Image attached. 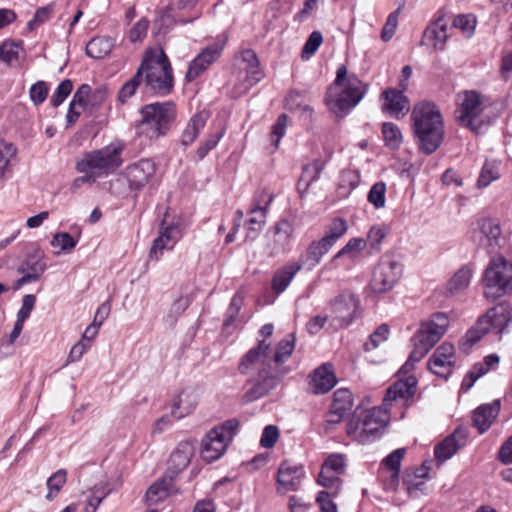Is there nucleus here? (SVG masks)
<instances>
[{
  "instance_id": "f257e3e1",
  "label": "nucleus",
  "mask_w": 512,
  "mask_h": 512,
  "mask_svg": "<svg viewBox=\"0 0 512 512\" xmlns=\"http://www.w3.org/2000/svg\"><path fill=\"white\" fill-rule=\"evenodd\" d=\"M273 348L265 340L251 348L241 359L238 370L249 376L253 385L245 393L246 402L265 396L275 386V363L272 359Z\"/></svg>"
},
{
  "instance_id": "f03ea898",
  "label": "nucleus",
  "mask_w": 512,
  "mask_h": 512,
  "mask_svg": "<svg viewBox=\"0 0 512 512\" xmlns=\"http://www.w3.org/2000/svg\"><path fill=\"white\" fill-rule=\"evenodd\" d=\"M367 91L368 84L357 75L348 74L346 66L342 65L327 89L325 103L335 117L342 119L361 102Z\"/></svg>"
},
{
  "instance_id": "7ed1b4c3",
  "label": "nucleus",
  "mask_w": 512,
  "mask_h": 512,
  "mask_svg": "<svg viewBox=\"0 0 512 512\" xmlns=\"http://www.w3.org/2000/svg\"><path fill=\"white\" fill-rule=\"evenodd\" d=\"M411 122L418 148L427 155L435 152L444 138V122L438 106L425 100L416 103Z\"/></svg>"
},
{
  "instance_id": "20e7f679",
  "label": "nucleus",
  "mask_w": 512,
  "mask_h": 512,
  "mask_svg": "<svg viewBox=\"0 0 512 512\" xmlns=\"http://www.w3.org/2000/svg\"><path fill=\"white\" fill-rule=\"evenodd\" d=\"M449 324V317L444 312L433 313L428 319L422 321L412 338L413 350L399 373L407 375L412 371L415 364L445 335Z\"/></svg>"
},
{
  "instance_id": "39448f33",
  "label": "nucleus",
  "mask_w": 512,
  "mask_h": 512,
  "mask_svg": "<svg viewBox=\"0 0 512 512\" xmlns=\"http://www.w3.org/2000/svg\"><path fill=\"white\" fill-rule=\"evenodd\" d=\"M137 72L141 79L144 78L147 88L153 93L163 96L172 91L173 71L161 47H151L145 51Z\"/></svg>"
},
{
  "instance_id": "423d86ee",
  "label": "nucleus",
  "mask_w": 512,
  "mask_h": 512,
  "mask_svg": "<svg viewBox=\"0 0 512 512\" xmlns=\"http://www.w3.org/2000/svg\"><path fill=\"white\" fill-rule=\"evenodd\" d=\"M510 325H512V307L508 303H500L478 318L462 337L460 346L463 350H469L488 332L493 330L501 334Z\"/></svg>"
},
{
  "instance_id": "0eeeda50",
  "label": "nucleus",
  "mask_w": 512,
  "mask_h": 512,
  "mask_svg": "<svg viewBox=\"0 0 512 512\" xmlns=\"http://www.w3.org/2000/svg\"><path fill=\"white\" fill-rule=\"evenodd\" d=\"M141 114L138 132L149 139H158L169 131L177 113L174 103L166 101L145 105Z\"/></svg>"
},
{
  "instance_id": "6e6552de",
  "label": "nucleus",
  "mask_w": 512,
  "mask_h": 512,
  "mask_svg": "<svg viewBox=\"0 0 512 512\" xmlns=\"http://www.w3.org/2000/svg\"><path fill=\"white\" fill-rule=\"evenodd\" d=\"M123 146L110 144L104 148L88 152L77 162L80 173H91L95 178L113 173L122 165Z\"/></svg>"
},
{
  "instance_id": "1a4fd4ad",
  "label": "nucleus",
  "mask_w": 512,
  "mask_h": 512,
  "mask_svg": "<svg viewBox=\"0 0 512 512\" xmlns=\"http://www.w3.org/2000/svg\"><path fill=\"white\" fill-rule=\"evenodd\" d=\"M484 98L475 91L463 93L456 111L457 121L475 134L484 133L490 125V118L485 114Z\"/></svg>"
},
{
  "instance_id": "9d476101",
  "label": "nucleus",
  "mask_w": 512,
  "mask_h": 512,
  "mask_svg": "<svg viewBox=\"0 0 512 512\" xmlns=\"http://www.w3.org/2000/svg\"><path fill=\"white\" fill-rule=\"evenodd\" d=\"M483 283L487 299L495 300L507 294L512 288V259L503 255L493 257L485 270Z\"/></svg>"
},
{
  "instance_id": "9b49d317",
  "label": "nucleus",
  "mask_w": 512,
  "mask_h": 512,
  "mask_svg": "<svg viewBox=\"0 0 512 512\" xmlns=\"http://www.w3.org/2000/svg\"><path fill=\"white\" fill-rule=\"evenodd\" d=\"M403 274V264L394 255L386 253L382 255L374 268L370 280V288L373 293H386L393 289Z\"/></svg>"
},
{
  "instance_id": "f8f14e48",
  "label": "nucleus",
  "mask_w": 512,
  "mask_h": 512,
  "mask_svg": "<svg viewBox=\"0 0 512 512\" xmlns=\"http://www.w3.org/2000/svg\"><path fill=\"white\" fill-rule=\"evenodd\" d=\"M238 426L239 423L236 419H230L209 431L202 440L201 457L203 460L213 462L219 459L232 440Z\"/></svg>"
},
{
  "instance_id": "ddd939ff",
  "label": "nucleus",
  "mask_w": 512,
  "mask_h": 512,
  "mask_svg": "<svg viewBox=\"0 0 512 512\" xmlns=\"http://www.w3.org/2000/svg\"><path fill=\"white\" fill-rule=\"evenodd\" d=\"M359 301L351 293H342L328 307L329 325L334 330L348 327L354 320Z\"/></svg>"
},
{
  "instance_id": "4468645a",
  "label": "nucleus",
  "mask_w": 512,
  "mask_h": 512,
  "mask_svg": "<svg viewBox=\"0 0 512 512\" xmlns=\"http://www.w3.org/2000/svg\"><path fill=\"white\" fill-rule=\"evenodd\" d=\"M416 388L415 376L408 375L405 379H399L387 389L382 405L388 411L394 407L399 409L407 407L415 395Z\"/></svg>"
},
{
  "instance_id": "2eb2a0df",
  "label": "nucleus",
  "mask_w": 512,
  "mask_h": 512,
  "mask_svg": "<svg viewBox=\"0 0 512 512\" xmlns=\"http://www.w3.org/2000/svg\"><path fill=\"white\" fill-rule=\"evenodd\" d=\"M456 363V352L452 344L442 343L431 355L428 369L435 375L447 378L453 371Z\"/></svg>"
},
{
  "instance_id": "dca6fc26",
  "label": "nucleus",
  "mask_w": 512,
  "mask_h": 512,
  "mask_svg": "<svg viewBox=\"0 0 512 512\" xmlns=\"http://www.w3.org/2000/svg\"><path fill=\"white\" fill-rule=\"evenodd\" d=\"M156 171L155 163L150 159H141L126 167L125 175L131 191L140 192L151 180Z\"/></svg>"
},
{
  "instance_id": "f3484780",
  "label": "nucleus",
  "mask_w": 512,
  "mask_h": 512,
  "mask_svg": "<svg viewBox=\"0 0 512 512\" xmlns=\"http://www.w3.org/2000/svg\"><path fill=\"white\" fill-rule=\"evenodd\" d=\"M404 91L393 88L384 90L381 94V97L384 99L382 111L388 113L393 118H403L410 110V101L404 95Z\"/></svg>"
},
{
  "instance_id": "a211bd4d",
  "label": "nucleus",
  "mask_w": 512,
  "mask_h": 512,
  "mask_svg": "<svg viewBox=\"0 0 512 512\" xmlns=\"http://www.w3.org/2000/svg\"><path fill=\"white\" fill-rule=\"evenodd\" d=\"M305 475L302 466L293 465L289 462H283L278 468L277 485L279 493L295 491L299 488Z\"/></svg>"
},
{
  "instance_id": "6ab92c4d",
  "label": "nucleus",
  "mask_w": 512,
  "mask_h": 512,
  "mask_svg": "<svg viewBox=\"0 0 512 512\" xmlns=\"http://www.w3.org/2000/svg\"><path fill=\"white\" fill-rule=\"evenodd\" d=\"M357 415L363 422L370 441L378 437L380 430L389 421V411L383 405L364 410Z\"/></svg>"
},
{
  "instance_id": "aec40b11",
  "label": "nucleus",
  "mask_w": 512,
  "mask_h": 512,
  "mask_svg": "<svg viewBox=\"0 0 512 512\" xmlns=\"http://www.w3.org/2000/svg\"><path fill=\"white\" fill-rule=\"evenodd\" d=\"M199 392L195 388H185L174 398L171 408V415L177 419H182L196 409L199 402Z\"/></svg>"
},
{
  "instance_id": "412c9836",
  "label": "nucleus",
  "mask_w": 512,
  "mask_h": 512,
  "mask_svg": "<svg viewBox=\"0 0 512 512\" xmlns=\"http://www.w3.org/2000/svg\"><path fill=\"white\" fill-rule=\"evenodd\" d=\"M180 238L176 225L161 226L159 236L153 241L149 252L151 260H159L164 250H171Z\"/></svg>"
},
{
  "instance_id": "4be33fe9",
  "label": "nucleus",
  "mask_w": 512,
  "mask_h": 512,
  "mask_svg": "<svg viewBox=\"0 0 512 512\" xmlns=\"http://www.w3.org/2000/svg\"><path fill=\"white\" fill-rule=\"evenodd\" d=\"M479 229L475 238L483 247L495 248L500 245L502 231L497 220L484 218L478 222Z\"/></svg>"
},
{
  "instance_id": "5701e85b",
  "label": "nucleus",
  "mask_w": 512,
  "mask_h": 512,
  "mask_svg": "<svg viewBox=\"0 0 512 512\" xmlns=\"http://www.w3.org/2000/svg\"><path fill=\"white\" fill-rule=\"evenodd\" d=\"M337 383L333 367L325 363L317 368L310 376V390L314 394H325Z\"/></svg>"
},
{
  "instance_id": "b1692460",
  "label": "nucleus",
  "mask_w": 512,
  "mask_h": 512,
  "mask_svg": "<svg viewBox=\"0 0 512 512\" xmlns=\"http://www.w3.org/2000/svg\"><path fill=\"white\" fill-rule=\"evenodd\" d=\"M194 452L195 446L193 442H180L170 455L168 460V472L178 474L183 471L189 465Z\"/></svg>"
},
{
  "instance_id": "393cba45",
  "label": "nucleus",
  "mask_w": 512,
  "mask_h": 512,
  "mask_svg": "<svg viewBox=\"0 0 512 512\" xmlns=\"http://www.w3.org/2000/svg\"><path fill=\"white\" fill-rule=\"evenodd\" d=\"M331 247L322 239L312 241L305 251L300 255L298 265H302L309 271L313 270L328 253Z\"/></svg>"
},
{
  "instance_id": "a878e982",
  "label": "nucleus",
  "mask_w": 512,
  "mask_h": 512,
  "mask_svg": "<svg viewBox=\"0 0 512 512\" xmlns=\"http://www.w3.org/2000/svg\"><path fill=\"white\" fill-rule=\"evenodd\" d=\"M209 119L207 111H200L194 114L183 129L179 142L183 147H188L195 142Z\"/></svg>"
},
{
  "instance_id": "bb28decb",
  "label": "nucleus",
  "mask_w": 512,
  "mask_h": 512,
  "mask_svg": "<svg viewBox=\"0 0 512 512\" xmlns=\"http://www.w3.org/2000/svg\"><path fill=\"white\" fill-rule=\"evenodd\" d=\"M301 269L302 265H298L296 261H290L278 268L271 281L272 290L277 294L283 293Z\"/></svg>"
},
{
  "instance_id": "cd10ccee",
  "label": "nucleus",
  "mask_w": 512,
  "mask_h": 512,
  "mask_svg": "<svg viewBox=\"0 0 512 512\" xmlns=\"http://www.w3.org/2000/svg\"><path fill=\"white\" fill-rule=\"evenodd\" d=\"M271 233V245L273 246L272 250L276 253L284 251L291 243L294 233V226L290 221L282 219L274 225Z\"/></svg>"
},
{
  "instance_id": "c85d7f7f",
  "label": "nucleus",
  "mask_w": 512,
  "mask_h": 512,
  "mask_svg": "<svg viewBox=\"0 0 512 512\" xmlns=\"http://www.w3.org/2000/svg\"><path fill=\"white\" fill-rule=\"evenodd\" d=\"M447 38V21L444 17H439L425 29L423 43L431 45L434 49L441 50Z\"/></svg>"
},
{
  "instance_id": "c756f323",
  "label": "nucleus",
  "mask_w": 512,
  "mask_h": 512,
  "mask_svg": "<svg viewBox=\"0 0 512 512\" xmlns=\"http://www.w3.org/2000/svg\"><path fill=\"white\" fill-rule=\"evenodd\" d=\"M499 410V401H494L491 404L481 405L474 411L473 423L480 433H484L489 429L494 419L497 417Z\"/></svg>"
},
{
  "instance_id": "7c9ffc66",
  "label": "nucleus",
  "mask_w": 512,
  "mask_h": 512,
  "mask_svg": "<svg viewBox=\"0 0 512 512\" xmlns=\"http://www.w3.org/2000/svg\"><path fill=\"white\" fill-rule=\"evenodd\" d=\"M241 59L245 63V82L247 84L245 90H248L262 79L263 73L259 68L257 55L253 50H244L241 53Z\"/></svg>"
},
{
  "instance_id": "2f4dec72",
  "label": "nucleus",
  "mask_w": 512,
  "mask_h": 512,
  "mask_svg": "<svg viewBox=\"0 0 512 512\" xmlns=\"http://www.w3.org/2000/svg\"><path fill=\"white\" fill-rule=\"evenodd\" d=\"M47 266L41 252H35L26 256L19 266V272L29 276L34 282L45 272Z\"/></svg>"
},
{
  "instance_id": "473e14b6",
  "label": "nucleus",
  "mask_w": 512,
  "mask_h": 512,
  "mask_svg": "<svg viewBox=\"0 0 512 512\" xmlns=\"http://www.w3.org/2000/svg\"><path fill=\"white\" fill-rule=\"evenodd\" d=\"M464 445V437L454 433L435 446V458L444 462L450 459Z\"/></svg>"
},
{
  "instance_id": "72a5a7b5",
  "label": "nucleus",
  "mask_w": 512,
  "mask_h": 512,
  "mask_svg": "<svg viewBox=\"0 0 512 512\" xmlns=\"http://www.w3.org/2000/svg\"><path fill=\"white\" fill-rule=\"evenodd\" d=\"M473 268L464 265L457 270L446 284V292L450 295L458 294L468 288L473 275Z\"/></svg>"
},
{
  "instance_id": "f704fd0d",
  "label": "nucleus",
  "mask_w": 512,
  "mask_h": 512,
  "mask_svg": "<svg viewBox=\"0 0 512 512\" xmlns=\"http://www.w3.org/2000/svg\"><path fill=\"white\" fill-rule=\"evenodd\" d=\"M114 41L110 37H94L86 45V54L94 59H103L112 50Z\"/></svg>"
},
{
  "instance_id": "c9c22d12",
  "label": "nucleus",
  "mask_w": 512,
  "mask_h": 512,
  "mask_svg": "<svg viewBox=\"0 0 512 512\" xmlns=\"http://www.w3.org/2000/svg\"><path fill=\"white\" fill-rule=\"evenodd\" d=\"M348 231V223L343 218H334L326 229L325 235L321 238L331 248Z\"/></svg>"
},
{
  "instance_id": "e433bc0d",
  "label": "nucleus",
  "mask_w": 512,
  "mask_h": 512,
  "mask_svg": "<svg viewBox=\"0 0 512 512\" xmlns=\"http://www.w3.org/2000/svg\"><path fill=\"white\" fill-rule=\"evenodd\" d=\"M382 135L385 146L391 150H398L403 143V135L395 123L385 122L382 124Z\"/></svg>"
},
{
  "instance_id": "4c0bfd02",
  "label": "nucleus",
  "mask_w": 512,
  "mask_h": 512,
  "mask_svg": "<svg viewBox=\"0 0 512 512\" xmlns=\"http://www.w3.org/2000/svg\"><path fill=\"white\" fill-rule=\"evenodd\" d=\"M171 480L162 479L152 484L146 492V501L149 505L157 504L170 494Z\"/></svg>"
},
{
  "instance_id": "58836bf2",
  "label": "nucleus",
  "mask_w": 512,
  "mask_h": 512,
  "mask_svg": "<svg viewBox=\"0 0 512 512\" xmlns=\"http://www.w3.org/2000/svg\"><path fill=\"white\" fill-rule=\"evenodd\" d=\"M346 433L350 438L358 443L365 444L371 442L369 435L366 432V428L357 414L348 421L346 425Z\"/></svg>"
},
{
  "instance_id": "ea45409f",
  "label": "nucleus",
  "mask_w": 512,
  "mask_h": 512,
  "mask_svg": "<svg viewBox=\"0 0 512 512\" xmlns=\"http://www.w3.org/2000/svg\"><path fill=\"white\" fill-rule=\"evenodd\" d=\"M22 50L20 43L13 40H5L0 44V62L12 66L19 59V53Z\"/></svg>"
},
{
  "instance_id": "a19ab883",
  "label": "nucleus",
  "mask_w": 512,
  "mask_h": 512,
  "mask_svg": "<svg viewBox=\"0 0 512 512\" xmlns=\"http://www.w3.org/2000/svg\"><path fill=\"white\" fill-rule=\"evenodd\" d=\"M426 474V470L421 468L417 470L414 476L409 474L405 476L403 485L411 497H418L419 492H423L425 486L423 478L426 476Z\"/></svg>"
},
{
  "instance_id": "79ce46f5",
  "label": "nucleus",
  "mask_w": 512,
  "mask_h": 512,
  "mask_svg": "<svg viewBox=\"0 0 512 512\" xmlns=\"http://www.w3.org/2000/svg\"><path fill=\"white\" fill-rule=\"evenodd\" d=\"M365 246L366 241L363 238L350 239L347 244L333 256L330 264H334L339 258L343 256H348L351 259L356 258Z\"/></svg>"
},
{
  "instance_id": "37998d69",
  "label": "nucleus",
  "mask_w": 512,
  "mask_h": 512,
  "mask_svg": "<svg viewBox=\"0 0 512 512\" xmlns=\"http://www.w3.org/2000/svg\"><path fill=\"white\" fill-rule=\"evenodd\" d=\"M331 407L336 411L346 414L353 407L352 393L345 388L337 389L333 394Z\"/></svg>"
},
{
  "instance_id": "c03bdc74",
  "label": "nucleus",
  "mask_w": 512,
  "mask_h": 512,
  "mask_svg": "<svg viewBox=\"0 0 512 512\" xmlns=\"http://www.w3.org/2000/svg\"><path fill=\"white\" fill-rule=\"evenodd\" d=\"M67 472L64 469H60L53 473L46 482L48 493L46 494V499L52 501L62 489V487L66 483Z\"/></svg>"
},
{
  "instance_id": "a18cd8bd",
  "label": "nucleus",
  "mask_w": 512,
  "mask_h": 512,
  "mask_svg": "<svg viewBox=\"0 0 512 512\" xmlns=\"http://www.w3.org/2000/svg\"><path fill=\"white\" fill-rule=\"evenodd\" d=\"M16 156V148L8 142H0V182L10 170V163Z\"/></svg>"
},
{
  "instance_id": "49530a36",
  "label": "nucleus",
  "mask_w": 512,
  "mask_h": 512,
  "mask_svg": "<svg viewBox=\"0 0 512 512\" xmlns=\"http://www.w3.org/2000/svg\"><path fill=\"white\" fill-rule=\"evenodd\" d=\"M226 44V38L223 37L218 39L214 43L205 47L197 56L202 58V61L210 66L214 63L221 55Z\"/></svg>"
},
{
  "instance_id": "de8ad7c7",
  "label": "nucleus",
  "mask_w": 512,
  "mask_h": 512,
  "mask_svg": "<svg viewBox=\"0 0 512 512\" xmlns=\"http://www.w3.org/2000/svg\"><path fill=\"white\" fill-rule=\"evenodd\" d=\"M317 482L319 485L329 489L334 496L339 493L342 484L340 474L330 472L329 470L325 473V468L322 467Z\"/></svg>"
},
{
  "instance_id": "09e8293b",
  "label": "nucleus",
  "mask_w": 512,
  "mask_h": 512,
  "mask_svg": "<svg viewBox=\"0 0 512 512\" xmlns=\"http://www.w3.org/2000/svg\"><path fill=\"white\" fill-rule=\"evenodd\" d=\"M223 135V129L217 130L216 132H210L205 137V139L200 143L196 150V156L198 160L204 159V157L209 153V151H211L217 146Z\"/></svg>"
},
{
  "instance_id": "8fccbe9b",
  "label": "nucleus",
  "mask_w": 512,
  "mask_h": 512,
  "mask_svg": "<svg viewBox=\"0 0 512 512\" xmlns=\"http://www.w3.org/2000/svg\"><path fill=\"white\" fill-rule=\"evenodd\" d=\"M294 350V339L290 335L288 338L283 339L279 342L276 350H273L272 359L275 366L283 363L288 359Z\"/></svg>"
},
{
  "instance_id": "3c124183",
  "label": "nucleus",
  "mask_w": 512,
  "mask_h": 512,
  "mask_svg": "<svg viewBox=\"0 0 512 512\" xmlns=\"http://www.w3.org/2000/svg\"><path fill=\"white\" fill-rule=\"evenodd\" d=\"M367 199L376 209L385 207L386 184L382 181L376 182L370 189Z\"/></svg>"
},
{
  "instance_id": "603ef678",
  "label": "nucleus",
  "mask_w": 512,
  "mask_h": 512,
  "mask_svg": "<svg viewBox=\"0 0 512 512\" xmlns=\"http://www.w3.org/2000/svg\"><path fill=\"white\" fill-rule=\"evenodd\" d=\"M406 449L398 448L386 456L382 462L381 467L383 471L400 472L401 462L405 457Z\"/></svg>"
},
{
  "instance_id": "864d4df0",
  "label": "nucleus",
  "mask_w": 512,
  "mask_h": 512,
  "mask_svg": "<svg viewBox=\"0 0 512 512\" xmlns=\"http://www.w3.org/2000/svg\"><path fill=\"white\" fill-rule=\"evenodd\" d=\"M271 199L267 202L266 206L256 205L250 209V218L248 225L250 230H260L266 222L267 207Z\"/></svg>"
},
{
  "instance_id": "5fc2aeb1",
  "label": "nucleus",
  "mask_w": 512,
  "mask_h": 512,
  "mask_svg": "<svg viewBox=\"0 0 512 512\" xmlns=\"http://www.w3.org/2000/svg\"><path fill=\"white\" fill-rule=\"evenodd\" d=\"M388 232L389 228L384 224L373 225L367 233V242L372 248L379 249Z\"/></svg>"
},
{
  "instance_id": "6e6d98bb",
  "label": "nucleus",
  "mask_w": 512,
  "mask_h": 512,
  "mask_svg": "<svg viewBox=\"0 0 512 512\" xmlns=\"http://www.w3.org/2000/svg\"><path fill=\"white\" fill-rule=\"evenodd\" d=\"M488 371L489 370L483 362L474 364L467 375L464 377L461 388L465 391L469 390L477 381V379L485 375Z\"/></svg>"
},
{
  "instance_id": "4d7b16f0",
  "label": "nucleus",
  "mask_w": 512,
  "mask_h": 512,
  "mask_svg": "<svg viewBox=\"0 0 512 512\" xmlns=\"http://www.w3.org/2000/svg\"><path fill=\"white\" fill-rule=\"evenodd\" d=\"M499 178L497 167L492 163H485L479 175L477 186L485 188Z\"/></svg>"
},
{
  "instance_id": "13d9d810",
  "label": "nucleus",
  "mask_w": 512,
  "mask_h": 512,
  "mask_svg": "<svg viewBox=\"0 0 512 512\" xmlns=\"http://www.w3.org/2000/svg\"><path fill=\"white\" fill-rule=\"evenodd\" d=\"M73 89V83L69 79L63 80L51 96L50 103L54 107L61 105Z\"/></svg>"
},
{
  "instance_id": "bf43d9fd",
  "label": "nucleus",
  "mask_w": 512,
  "mask_h": 512,
  "mask_svg": "<svg viewBox=\"0 0 512 512\" xmlns=\"http://www.w3.org/2000/svg\"><path fill=\"white\" fill-rule=\"evenodd\" d=\"M346 460L343 454H331L322 464V468H325V473L329 470L342 475L345 471Z\"/></svg>"
},
{
  "instance_id": "052dcab7",
  "label": "nucleus",
  "mask_w": 512,
  "mask_h": 512,
  "mask_svg": "<svg viewBox=\"0 0 512 512\" xmlns=\"http://www.w3.org/2000/svg\"><path fill=\"white\" fill-rule=\"evenodd\" d=\"M401 7H399L394 12L390 13L387 17V20L382 28L381 39L384 42H388L392 39L395 34L396 28L398 26V18Z\"/></svg>"
},
{
  "instance_id": "680f3d73",
  "label": "nucleus",
  "mask_w": 512,
  "mask_h": 512,
  "mask_svg": "<svg viewBox=\"0 0 512 512\" xmlns=\"http://www.w3.org/2000/svg\"><path fill=\"white\" fill-rule=\"evenodd\" d=\"M453 26L460 29L467 36H471L476 27V19L470 14H460L454 18Z\"/></svg>"
},
{
  "instance_id": "e2e57ef3",
  "label": "nucleus",
  "mask_w": 512,
  "mask_h": 512,
  "mask_svg": "<svg viewBox=\"0 0 512 512\" xmlns=\"http://www.w3.org/2000/svg\"><path fill=\"white\" fill-rule=\"evenodd\" d=\"M51 245L59 247L61 251L70 252L76 245L77 241L67 232H61L54 235Z\"/></svg>"
},
{
  "instance_id": "0e129e2a",
  "label": "nucleus",
  "mask_w": 512,
  "mask_h": 512,
  "mask_svg": "<svg viewBox=\"0 0 512 512\" xmlns=\"http://www.w3.org/2000/svg\"><path fill=\"white\" fill-rule=\"evenodd\" d=\"M243 303V296L240 293H236L231 299L230 305L227 309V318L224 322V326L228 327L229 325L233 324L236 321Z\"/></svg>"
},
{
  "instance_id": "69168bd1",
  "label": "nucleus",
  "mask_w": 512,
  "mask_h": 512,
  "mask_svg": "<svg viewBox=\"0 0 512 512\" xmlns=\"http://www.w3.org/2000/svg\"><path fill=\"white\" fill-rule=\"evenodd\" d=\"M53 7L52 5H47L39 8L34 17L27 23V29L29 31L35 30L38 26L48 21L52 15Z\"/></svg>"
},
{
  "instance_id": "338daca9",
  "label": "nucleus",
  "mask_w": 512,
  "mask_h": 512,
  "mask_svg": "<svg viewBox=\"0 0 512 512\" xmlns=\"http://www.w3.org/2000/svg\"><path fill=\"white\" fill-rule=\"evenodd\" d=\"M323 41V36L319 31H313L308 37L306 43L304 44L302 50V57L309 58L312 56L319 48Z\"/></svg>"
},
{
  "instance_id": "774afa93",
  "label": "nucleus",
  "mask_w": 512,
  "mask_h": 512,
  "mask_svg": "<svg viewBox=\"0 0 512 512\" xmlns=\"http://www.w3.org/2000/svg\"><path fill=\"white\" fill-rule=\"evenodd\" d=\"M279 429L275 425H268L264 428L261 439H260V445L263 448L269 449L272 448L276 442L279 439Z\"/></svg>"
}]
</instances>
